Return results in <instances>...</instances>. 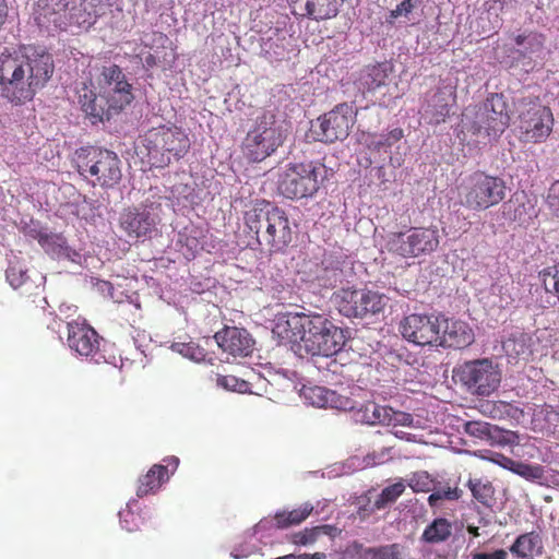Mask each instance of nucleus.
I'll return each mask as SVG.
<instances>
[{"instance_id":"35","label":"nucleus","mask_w":559,"mask_h":559,"mask_svg":"<svg viewBox=\"0 0 559 559\" xmlns=\"http://www.w3.org/2000/svg\"><path fill=\"white\" fill-rule=\"evenodd\" d=\"M388 67L385 63L367 66L360 73L359 84L367 92H374L385 85Z\"/></svg>"},{"instance_id":"61","label":"nucleus","mask_w":559,"mask_h":559,"mask_svg":"<svg viewBox=\"0 0 559 559\" xmlns=\"http://www.w3.org/2000/svg\"><path fill=\"white\" fill-rule=\"evenodd\" d=\"M467 532H468L469 534H472L473 536H475V537H478V536H479V528H478L477 526H472V525H469V526L467 527Z\"/></svg>"},{"instance_id":"24","label":"nucleus","mask_w":559,"mask_h":559,"mask_svg":"<svg viewBox=\"0 0 559 559\" xmlns=\"http://www.w3.org/2000/svg\"><path fill=\"white\" fill-rule=\"evenodd\" d=\"M474 332L461 320H448L442 317V329L437 347L462 349L474 342Z\"/></svg>"},{"instance_id":"17","label":"nucleus","mask_w":559,"mask_h":559,"mask_svg":"<svg viewBox=\"0 0 559 559\" xmlns=\"http://www.w3.org/2000/svg\"><path fill=\"white\" fill-rule=\"evenodd\" d=\"M100 76V100L105 99L109 108H112L115 112H120L134 98L132 85L127 81L122 69L117 64L103 67Z\"/></svg>"},{"instance_id":"19","label":"nucleus","mask_w":559,"mask_h":559,"mask_svg":"<svg viewBox=\"0 0 559 559\" xmlns=\"http://www.w3.org/2000/svg\"><path fill=\"white\" fill-rule=\"evenodd\" d=\"M7 280L14 289H22V295L25 296L24 307L27 309L31 304H34L36 308L45 310L47 304L46 298L43 296L44 293V276L37 275V281L29 278L27 270H25L19 263L11 264L7 272Z\"/></svg>"},{"instance_id":"56","label":"nucleus","mask_w":559,"mask_h":559,"mask_svg":"<svg viewBox=\"0 0 559 559\" xmlns=\"http://www.w3.org/2000/svg\"><path fill=\"white\" fill-rule=\"evenodd\" d=\"M8 16V7L4 0H0V28L4 24Z\"/></svg>"},{"instance_id":"13","label":"nucleus","mask_w":559,"mask_h":559,"mask_svg":"<svg viewBox=\"0 0 559 559\" xmlns=\"http://www.w3.org/2000/svg\"><path fill=\"white\" fill-rule=\"evenodd\" d=\"M346 343L343 329L321 314H316L308 330L304 350L311 356L330 357L342 350Z\"/></svg>"},{"instance_id":"34","label":"nucleus","mask_w":559,"mask_h":559,"mask_svg":"<svg viewBox=\"0 0 559 559\" xmlns=\"http://www.w3.org/2000/svg\"><path fill=\"white\" fill-rule=\"evenodd\" d=\"M313 511V506L309 502L294 510L278 511L274 515V526L278 530H285L290 526L301 524Z\"/></svg>"},{"instance_id":"6","label":"nucleus","mask_w":559,"mask_h":559,"mask_svg":"<svg viewBox=\"0 0 559 559\" xmlns=\"http://www.w3.org/2000/svg\"><path fill=\"white\" fill-rule=\"evenodd\" d=\"M439 243L437 227H409L404 231L390 233L385 249L395 257L411 259L432 253Z\"/></svg>"},{"instance_id":"7","label":"nucleus","mask_w":559,"mask_h":559,"mask_svg":"<svg viewBox=\"0 0 559 559\" xmlns=\"http://www.w3.org/2000/svg\"><path fill=\"white\" fill-rule=\"evenodd\" d=\"M283 132L276 124L275 116L263 114L242 142V154L252 163H259L271 156L283 144Z\"/></svg>"},{"instance_id":"48","label":"nucleus","mask_w":559,"mask_h":559,"mask_svg":"<svg viewBox=\"0 0 559 559\" xmlns=\"http://www.w3.org/2000/svg\"><path fill=\"white\" fill-rule=\"evenodd\" d=\"M64 238L55 234H39L38 243L48 252H57L58 249L63 248Z\"/></svg>"},{"instance_id":"59","label":"nucleus","mask_w":559,"mask_h":559,"mask_svg":"<svg viewBox=\"0 0 559 559\" xmlns=\"http://www.w3.org/2000/svg\"><path fill=\"white\" fill-rule=\"evenodd\" d=\"M323 558H324V555L323 554H319V552H316L313 555L305 554V555H301V556L297 557V559H323Z\"/></svg>"},{"instance_id":"38","label":"nucleus","mask_w":559,"mask_h":559,"mask_svg":"<svg viewBox=\"0 0 559 559\" xmlns=\"http://www.w3.org/2000/svg\"><path fill=\"white\" fill-rule=\"evenodd\" d=\"M257 377L253 370L249 371L248 378H238L234 374H216V384L225 390L238 393H252L251 378Z\"/></svg>"},{"instance_id":"8","label":"nucleus","mask_w":559,"mask_h":559,"mask_svg":"<svg viewBox=\"0 0 559 559\" xmlns=\"http://www.w3.org/2000/svg\"><path fill=\"white\" fill-rule=\"evenodd\" d=\"M78 171L94 177L93 185L110 189L117 186L122 177L120 159L108 150L90 148L79 155Z\"/></svg>"},{"instance_id":"15","label":"nucleus","mask_w":559,"mask_h":559,"mask_svg":"<svg viewBox=\"0 0 559 559\" xmlns=\"http://www.w3.org/2000/svg\"><path fill=\"white\" fill-rule=\"evenodd\" d=\"M274 203L255 200L243 214L245 231L249 237L248 246L267 252L270 227Z\"/></svg>"},{"instance_id":"51","label":"nucleus","mask_w":559,"mask_h":559,"mask_svg":"<svg viewBox=\"0 0 559 559\" xmlns=\"http://www.w3.org/2000/svg\"><path fill=\"white\" fill-rule=\"evenodd\" d=\"M120 516V524L122 528H124L128 532H133L139 528L138 520L139 516L134 514L129 508L119 512Z\"/></svg>"},{"instance_id":"60","label":"nucleus","mask_w":559,"mask_h":559,"mask_svg":"<svg viewBox=\"0 0 559 559\" xmlns=\"http://www.w3.org/2000/svg\"><path fill=\"white\" fill-rule=\"evenodd\" d=\"M145 63L147 67H154L156 66V58L153 55H148L145 57Z\"/></svg>"},{"instance_id":"62","label":"nucleus","mask_w":559,"mask_h":559,"mask_svg":"<svg viewBox=\"0 0 559 559\" xmlns=\"http://www.w3.org/2000/svg\"><path fill=\"white\" fill-rule=\"evenodd\" d=\"M521 215H522V211H520V213L518 214V210H515L513 215H509V218L513 219V221H518L521 218Z\"/></svg>"},{"instance_id":"2","label":"nucleus","mask_w":559,"mask_h":559,"mask_svg":"<svg viewBox=\"0 0 559 559\" xmlns=\"http://www.w3.org/2000/svg\"><path fill=\"white\" fill-rule=\"evenodd\" d=\"M518 138L523 143H543L552 132L555 119L551 109L537 96H522L513 100Z\"/></svg>"},{"instance_id":"5","label":"nucleus","mask_w":559,"mask_h":559,"mask_svg":"<svg viewBox=\"0 0 559 559\" xmlns=\"http://www.w3.org/2000/svg\"><path fill=\"white\" fill-rule=\"evenodd\" d=\"M326 177L324 164L318 160L289 163L278 178V192L286 199L313 197Z\"/></svg>"},{"instance_id":"39","label":"nucleus","mask_w":559,"mask_h":559,"mask_svg":"<svg viewBox=\"0 0 559 559\" xmlns=\"http://www.w3.org/2000/svg\"><path fill=\"white\" fill-rule=\"evenodd\" d=\"M473 497L483 506L491 507L495 502V488L489 480L471 478L467 483Z\"/></svg>"},{"instance_id":"26","label":"nucleus","mask_w":559,"mask_h":559,"mask_svg":"<svg viewBox=\"0 0 559 559\" xmlns=\"http://www.w3.org/2000/svg\"><path fill=\"white\" fill-rule=\"evenodd\" d=\"M292 12L314 21L330 20L338 12V0H293Z\"/></svg>"},{"instance_id":"64","label":"nucleus","mask_w":559,"mask_h":559,"mask_svg":"<svg viewBox=\"0 0 559 559\" xmlns=\"http://www.w3.org/2000/svg\"><path fill=\"white\" fill-rule=\"evenodd\" d=\"M503 460L508 461L509 463H513V462L511 461V459H506V457H503Z\"/></svg>"},{"instance_id":"37","label":"nucleus","mask_w":559,"mask_h":559,"mask_svg":"<svg viewBox=\"0 0 559 559\" xmlns=\"http://www.w3.org/2000/svg\"><path fill=\"white\" fill-rule=\"evenodd\" d=\"M535 425L546 433L559 431V406L544 405L534 414Z\"/></svg>"},{"instance_id":"47","label":"nucleus","mask_w":559,"mask_h":559,"mask_svg":"<svg viewBox=\"0 0 559 559\" xmlns=\"http://www.w3.org/2000/svg\"><path fill=\"white\" fill-rule=\"evenodd\" d=\"M430 478L427 472H416L407 480V485L414 492H427L430 490Z\"/></svg>"},{"instance_id":"54","label":"nucleus","mask_w":559,"mask_h":559,"mask_svg":"<svg viewBox=\"0 0 559 559\" xmlns=\"http://www.w3.org/2000/svg\"><path fill=\"white\" fill-rule=\"evenodd\" d=\"M535 468L532 467L531 465H527V464H516V468L514 469V472L521 476H525V477H530V476H535L533 474V471Z\"/></svg>"},{"instance_id":"41","label":"nucleus","mask_w":559,"mask_h":559,"mask_svg":"<svg viewBox=\"0 0 559 559\" xmlns=\"http://www.w3.org/2000/svg\"><path fill=\"white\" fill-rule=\"evenodd\" d=\"M305 396L310 401L312 405H316L318 407H338L335 404V392L326 390L325 388L322 386L309 388L305 392Z\"/></svg>"},{"instance_id":"11","label":"nucleus","mask_w":559,"mask_h":559,"mask_svg":"<svg viewBox=\"0 0 559 559\" xmlns=\"http://www.w3.org/2000/svg\"><path fill=\"white\" fill-rule=\"evenodd\" d=\"M454 373L469 391L483 396L495 392L501 382L499 366L489 358L466 361Z\"/></svg>"},{"instance_id":"31","label":"nucleus","mask_w":559,"mask_h":559,"mask_svg":"<svg viewBox=\"0 0 559 559\" xmlns=\"http://www.w3.org/2000/svg\"><path fill=\"white\" fill-rule=\"evenodd\" d=\"M50 2L53 12H69L68 20L72 24L91 26L95 22L90 12L81 10L82 3L78 7V0H50Z\"/></svg>"},{"instance_id":"33","label":"nucleus","mask_w":559,"mask_h":559,"mask_svg":"<svg viewBox=\"0 0 559 559\" xmlns=\"http://www.w3.org/2000/svg\"><path fill=\"white\" fill-rule=\"evenodd\" d=\"M404 491L405 485L402 480L393 485L386 486L377 497V499L372 503V507L370 509L360 507L358 514L360 516H366L367 514L383 510L388 506L394 503L404 493Z\"/></svg>"},{"instance_id":"29","label":"nucleus","mask_w":559,"mask_h":559,"mask_svg":"<svg viewBox=\"0 0 559 559\" xmlns=\"http://www.w3.org/2000/svg\"><path fill=\"white\" fill-rule=\"evenodd\" d=\"M538 282L543 288L539 301L543 308L559 305V267L548 266L538 273Z\"/></svg>"},{"instance_id":"46","label":"nucleus","mask_w":559,"mask_h":559,"mask_svg":"<svg viewBox=\"0 0 559 559\" xmlns=\"http://www.w3.org/2000/svg\"><path fill=\"white\" fill-rule=\"evenodd\" d=\"M321 528L322 527L317 526L311 528H305L304 531L300 532H296L290 536V542L298 546L313 544L317 540Z\"/></svg>"},{"instance_id":"63","label":"nucleus","mask_w":559,"mask_h":559,"mask_svg":"<svg viewBox=\"0 0 559 559\" xmlns=\"http://www.w3.org/2000/svg\"><path fill=\"white\" fill-rule=\"evenodd\" d=\"M509 207H510V204L506 203V204L503 205V213H506L507 209H509Z\"/></svg>"},{"instance_id":"16","label":"nucleus","mask_w":559,"mask_h":559,"mask_svg":"<svg viewBox=\"0 0 559 559\" xmlns=\"http://www.w3.org/2000/svg\"><path fill=\"white\" fill-rule=\"evenodd\" d=\"M442 317L436 314L412 313L400 323L402 336L418 346H436L440 340Z\"/></svg>"},{"instance_id":"14","label":"nucleus","mask_w":559,"mask_h":559,"mask_svg":"<svg viewBox=\"0 0 559 559\" xmlns=\"http://www.w3.org/2000/svg\"><path fill=\"white\" fill-rule=\"evenodd\" d=\"M159 210L160 204L155 202L128 206L119 215V227L131 239L145 238L156 229Z\"/></svg>"},{"instance_id":"53","label":"nucleus","mask_w":559,"mask_h":559,"mask_svg":"<svg viewBox=\"0 0 559 559\" xmlns=\"http://www.w3.org/2000/svg\"><path fill=\"white\" fill-rule=\"evenodd\" d=\"M471 559H508V551L502 548L492 552L474 551L471 554Z\"/></svg>"},{"instance_id":"43","label":"nucleus","mask_w":559,"mask_h":559,"mask_svg":"<svg viewBox=\"0 0 559 559\" xmlns=\"http://www.w3.org/2000/svg\"><path fill=\"white\" fill-rule=\"evenodd\" d=\"M419 5L420 0H403L396 5L395 9L390 11L386 17V22L389 24H394V22L402 16L409 20L411 13Z\"/></svg>"},{"instance_id":"58","label":"nucleus","mask_w":559,"mask_h":559,"mask_svg":"<svg viewBox=\"0 0 559 559\" xmlns=\"http://www.w3.org/2000/svg\"><path fill=\"white\" fill-rule=\"evenodd\" d=\"M527 39V34H519L514 37L516 46H524Z\"/></svg>"},{"instance_id":"22","label":"nucleus","mask_w":559,"mask_h":559,"mask_svg":"<svg viewBox=\"0 0 559 559\" xmlns=\"http://www.w3.org/2000/svg\"><path fill=\"white\" fill-rule=\"evenodd\" d=\"M271 222L267 252L284 253L294 238L289 216L285 210L274 204Z\"/></svg>"},{"instance_id":"32","label":"nucleus","mask_w":559,"mask_h":559,"mask_svg":"<svg viewBox=\"0 0 559 559\" xmlns=\"http://www.w3.org/2000/svg\"><path fill=\"white\" fill-rule=\"evenodd\" d=\"M102 94L96 96L92 91L80 96V104L84 112L98 121L109 120L112 114H116L112 108L106 105V100H100Z\"/></svg>"},{"instance_id":"36","label":"nucleus","mask_w":559,"mask_h":559,"mask_svg":"<svg viewBox=\"0 0 559 559\" xmlns=\"http://www.w3.org/2000/svg\"><path fill=\"white\" fill-rule=\"evenodd\" d=\"M452 524L444 518L435 519L423 532L421 540L428 544H439L449 539Z\"/></svg>"},{"instance_id":"18","label":"nucleus","mask_w":559,"mask_h":559,"mask_svg":"<svg viewBox=\"0 0 559 559\" xmlns=\"http://www.w3.org/2000/svg\"><path fill=\"white\" fill-rule=\"evenodd\" d=\"M314 317L316 314L305 313L280 314L276 318L273 333L282 341L297 345L298 350L301 352Z\"/></svg>"},{"instance_id":"52","label":"nucleus","mask_w":559,"mask_h":559,"mask_svg":"<svg viewBox=\"0 0 559 559\" xmlns=\"http://www.w3.org/2000/svg\"><path fill=\"white\" fill-rule=\"evenodd\" d=\"M547 204L552 213L559 217V180H556L549 188Z\"/></svg>"},{"instance_id":"21","label":"nucleus","mask_w":559,"mask_h":559,"mask_svg":"<svg viewBox=\"0 0 559 559\" xmlns=\"http://www.w3.org/2000/svg\"><path fill=\"white\" fill-rule=\"evenodd\" d=\"M214 338L224 353L234 357H247L253 352L254 340L245 329L226 326Z\"/></svg>"},{"instance_id":"20","label":"nucleus","mask_w":559,"mask_h":559,"mask_svg":"<svg viewBox=\"0 0 559 559\" xmlns=\"http://www.w3.org/2000/svg\"><path fill=\"white\" fill-rule=\"evenodd\" d=\"M69 347L78 355L86 358H95L99 353L100 336L85 320L68 322Z\"/></svg>"},{"instance_id":"40","label":"nucleus","mask_w":559,"mask_h":559,"mask_svg":"<svg viewBox=\"0 0 559 559\" xmlns=\"http://www.w3.org/2000/svg\"><path fill=\"white\" fill-rule=\"evenodd\" d=\"M391 407L368 402L364 405L362 420L369 425H388L390 423Z\"/></svg>"},{"instance_id":"27","label":"nucleus","mask_w":559,"mask_h":559,"mask_svg":"<svg viewBox=\"0 0 559 559\" xmlns=\"http://www.w3.org/2000/svg\"><path fill=\"white\" fill-rule=\"evenodd\" d=\"M404 547L400 544H389L378 547H365L359 542H353L346 549L348 559H405Z\"/></svg>"},{"instance_id":"55","label":"nucleus","mask_w":559,"mask_h":559,"mask_svg":"<svg viewBox=\"0 0 559 559\" xmlns=\"http://www.w3.org/2000/svg\"><path fill=\"white\" fill-rule=\"evenodd\" d=\"M403 135H404L403 130L400 128H395L385 134L386 139L389 141H392V144L394 142H397L399 140H401L403 138Z\"/></svg>"},{"instance_id":"28","label":"nucleus","mask_w":559,"mask_h":559,"mask_svg":"<svg viewBox=\"0 0 559 559\" xmlns=\"http://www.w3.org/2000/svg\"><path fill=\"white\" fill-rule=\"evenodd\" d=\"M533 340L525 332H513L503 342L502 349L509 362H527L533 356Z\"/></svg>"},{"instance_id":"45","label":"nucleus","mask_w":559,"mask_h":559,"mask_svg":"<svg viewBox=\"0 0 559 559\" xmlns=\"http://www.w3.org/2000/svg\"><path fill=\"white\" fill-rule=\"evenodd\" d=\"M465 432L480 440H488L491 438V426L485 421H467L464 425Z\"/></svg>"},{"instance_id":"1","label":"nucleus","mask_w":559,"mask_h":559,"mask_svg":"<svg viewBox=\"0 0 559 559\" xmlns=\"http://www.w3.org/2000/svg\"><path fill=\"white\" fill-rule=\"evenodd\" d=\"M55 70L50 53L32 46L5 50L0 55V86L2 96L14 105L34 98L46 86Z\"/></svg>"},{"instance_id":"3","label":"nucleus","mask_w":559,"mask_h":559,"mask_svg":"<svg viewBox=\"0 0 559 559\" xmlns=\"http://www.w3.org/2000/svg\"><path fill=\"white\" fill-rule=\"evenodd\" d=\"M506 195V181L483 170L472 173L459 186L461 205L474 212L486 211L500 204Z\"/></svg>"},{"instance_id":"25","label":"nucleus","mask_w":559,"mask_h":559,"mask_svg":"<svg viewBox=\"0 0 559 559\" xmlns=\"http://www.w3.org/2000/svg\"><path fill=\"white\" fill-rule=\"evenodd\" d=\"M451 102H455V93L440 87L432 95L427 96L421 106L427 122L433 126L444 122L450 116Z\"/></svg>"},{"instance_id":"42","label":"nucleus","mask_w":559,"mask_h":559,"mask_svg":"<svg viewBox=\"0 0 559 559\" xmlns=\"http://www.w3.org/2000/svg\"><path fill=\"white\" fill-rule=\"evenodd\" d=\"M171 348L182 355L183 357H187L193 361L200 362L205 360L206 353L205 350L200 347L199 344L194 342H187V343H174Z\"/></svg>"},{"instance_id":"57","label":"nucleus","mask_w":559,"mask_h":559,"mask_svg":"<svg viewBox=\"0 0 559 559\" xmlns=\"http://www.w3.org/2000/svg\"><path fill=\"white\" fill-rule=\"evenodd\" d=\"M391 145H392V141H389L386 139L385 134L381 135L379 140L373 142V146L377 150H380L381 147H384V146H391Z\"/></svg>"},{"instance_id":"50","label":"nucleus","mask_w":559,"mask_h":559,"mask_svg":"<svg viewBox=\"0 0 559 559\" xmlns=\"http://www.w3.org/2000/svg\"><path fill=\"white\" fill-rule=\"evenodd\" d=\"M390 415H391L390 416V423L388 424V426H393V427L406 426V427H411L413 425L414 418L408 413L401 412V411H394L391 407Z\"/></svg>"},{"instance_id":"23","label":"nucleus","mask_w":559,"mask_h":559,"mask_svg":"<svg viewBox=\"0 0 559 559\" xmlns=\"http://www.w3.org/2000/svg\"><path fill=\"white\" fill-rule=\"evenodd\" d=\"M164 462H166V465L154 464L146 474L139 477L136 486L139 498L155 495L168 481L170 474H174L179 465V459L176 456L167 457Z\"/></svg>"},{"instance_id":"12","label":"nucleus","mask_w":559,"mask_h":559,"mask_svg":"<svg viewBox=\"0 0 559 559\" xmlns=\"http://www.w3.org/2000/svg\"><path fill=\"white\" fill-rule=\"evenodd\" d=\"M356 121V111L346 103L336 105L311 124L313 140L323 143L344 141Z\"/></svg>"},{"instance_id":"10","label":"nucleus","mask_w":559,"mask_h":559,"mask_svg":"<svg viewBox=\"0 0 559 559\" xmlns=\"http://www.w3.org/2000/svg\"><path fill=\"white\" fill-rule=\"evenodd\" d=\"M388 297L371 289L342 288L334 294V304L341 314L347 318H365L381 312Z\"/></svg>"},{"instance_id":"44","label":"nucleus","mask_w":559,"mask_h":559,"mask_svg":"<svg viewBox=\"0 0 559 559\" xmlns=\"http://www.w3.org/2000/svg\"><path fill=\"white\" fill-rule=\"evenodd\" d=\"M462 496V490H460L457 487L451 488L445 487L436 490L428 497V503L431 508L439 507V501L441 500H459Z\"/></svg>"},{"instance_id":"49","label":"nucleus","mask_w":559,"mask_h":559,"mask_svg":"<svg viewBox=\"0 0 559 559\" xmlns=\"http://www.w3.org/2000/svg\"><path fill=\"white\" fill-rule=\"evenodd\" d=\"M545 36L543 34L531 32L527 34V39L525 45L523 46V53H537L540 52L544 48Z\"/></svg>"},{"instance_id":"4","label":"nucleus","mask_w":559,"mask_h":559,"mask_svg":"<svg viewBox=\"0 0 559 559\" xmlns=\"http://www.w3.org/2000/svg\"><path fill=\"white\" fill-rule=\"evenodd\" d=\"M145 147L153 166L167 167L180 160L190 151L191 141L187 132L177 126H159L145 134Z\"/></svg>"},{"instance_id":"9","label":"nucleus","mask_w":559,"mask_h":559,"mask_svg":"<svg viewBox=\"0 0 559 559\" xmlns=\"http://www.w3.org/2000/svg\"><path fill=\"white\" fill-rule=\"evenodd\" d=\"M511 109L502 93H491L476 114L472 123L473 134L485 133L488 138H499L510 126Z\"/></svg>"},{"instance_id":"30","label":"nucleus","mask_w":559,"mask_h":559,"mask_svg":"<svg viewBox=\"0 0 559 559\" xmlns=\"http://www.w3.org/2000/svg\"><path fill=\"white\" fill-rule=\"evenodd\" d=\"M509 550L516 558L532 559L542 554V537L535 531L523 533L515 538Z\"/></svg>"}]
</instances>
